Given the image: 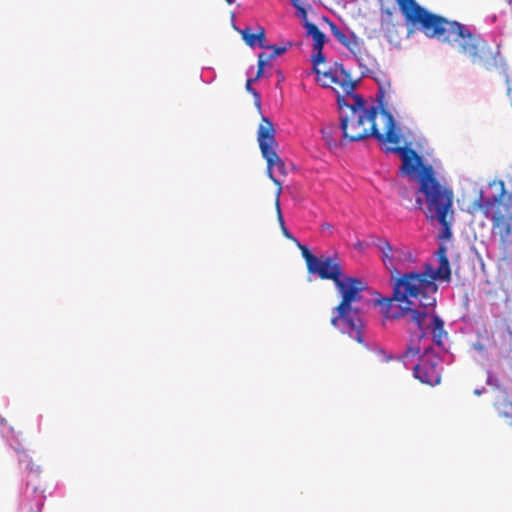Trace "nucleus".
Returning <instances> with one entry per match:
<instances>
[{
    "instance_id": "f257e3e1",
    "label": "nucleus",
    "mask_w": 512,
    "mask_h": 512,
    "mask_svg": "<svg viewBox=\"0 0 512 512\" xmlns=\"http://www.w3.org/2000/svg\"><path fill=\"white\" fill-rule=\"evenodd\" d=\"M437 279L450 281L449 261L440 262L436 270L430 264H426L422 272L404 273L396 279L391 297L375 300V304L381 307L386 318L399 319L406 314L411 315V321L421 330L412 337V342L425 335L423 327L428 312L419 311L418 307L434 308L435 294L438 290L435 283Z\"/></svg>"
},
{
    "instance_id": "f03ea898",
    "label": "nucleus",
    "mask_w": 512,
    "mask_h": 512,
    "mask_svg": "<svg viewBox=\"0 0 512 512\" xmlns=\"http://www.w3.org/2000/svg\"><path fill=\"white\" fill-rule=\"evenodd\" d=\"M385 93V85L380 84L377 94L379 107L369 108L359 95H354L349 100L343 96L337 97L343 140L357 142L372 136L380 144L401 143L394 117L384 107Z\"/></svg>"
},
{
    "instance_id": "7ed1b4c3",
    "label": "nucleus",
    "mask_w": 512,
    "mask_h": 512,
    "mask_svg": "<svg viewBox=\"0 0 512 512\" xmlns=\"http://www.w3.org/2000/svg\"><path fill=\"white\" fill-rule=\"evenodd\" d=\"M335 286L341 301L332 311L331 324L335 328L344 325V329L355 332L354 338L357 342L363 343L361 330L364 322L359 304L362 300L361 293L367 289V285L363 280L345 274Z\"/></svg>"
},
{
    "instance_id": "20e7f679",
    "label": "nucleus",
    "mask_w": 512,
    "mask_h": 512,
    "mask_svg": "<svg viewBox=\"0 0 512 512\" xmlns=\"http://www.w3.org/2000/svg\"><path fill=\"white\" fill-rule=\"evenodd\" d=\"M419 192L425 197L427 218L437 220L443 227V237L449 238L453 219V191L440 184L431 166L423 167L418 177Z\"/></svg>"
},
{
    "instance_id": "39448f33",
    "label": "nucleus",
    "mask_w": 512,
    "mask_h": 512,
    "mask_svg": "<svg viewBox=\"0 0 512 512\" xmlns=\"http://www.w3.org/2000/svg\"><path fill=\"white\" fill-rule=\"evenodd\" d=\"M481 212L485 218L492 222V234L499 239V246L507 252L512 246V208L506 207L504 203L483 201V191L470 205V213Z\"/></svg>"
},
{
    "instance_id": "423d86ee",
    "label": "nucleus",
    "mask_w": 512,
    "mask_h": 512,
    "mask_svg": "<svg viewBox=\"0 0 512 512\" xmlns=\"http://www.w3.org/2000/svg\"><path fill=\"white\" fill-rule=\"evenodd\" d=\"M422 310L418 309L419 311H427L429 313V308H423ZM408 317V323L413 324L415 326V329L409 328L408 331L410 333V340L409 344L407 346V349L405 352L400 356V359L405 361L409 357H414L416 355H419L421 353L422 348L419 346V343L421 340H423L427 332L430 330L433 335V341L438 345L441 346L443 344V337L447 336L446 331L444 330V321L437 315L432 314L431 316L428 314L427 318L424 322L423 330L425 332V335L421 337L420 339H415L414 342H412V337L415 336V334L420 333V329L417 327L415 323L411 321V315L406 314ZM405 317V315L403 316Z\"/></svg>"
},
{
    "instance_id": "0eeeda50",
    "label": "nucleus",
    "mask_w": 512,
    "mask_h": 512,
    "mask_svg": "<svg viewBox=\"0 0 512 512\" xmlns=\"http://www.w3.org/2000/svg\"><path fill=\"white\" fill-rule=\"evenodd\" d=\"M322 87L340 88L348 100L355 94L356 82L352 80L350 73L346 71L341 63L334 62L327 70L323 71L321 77L316 78Z\"/></svg>"
},
{
    "instance_id": "6e6552de",
    "label": "nucleus",
    "mask_w": 512,
    "mask_h": 512,
    "mask_svg": "<svg viewBox=\"0 0 512 512\" xmlns=\"http://www.w3.org/2000/svg\"><path fill=\"white\" fill-rule=\"evenodd\" d=\"M424 350L425 354L414 367V376L427 385H438L441 382V359L435 354L428 353V348Z\"/></svg>"
},
{
    "instance_id": "1a4fd4ad",
    "label": "nucleus",
    "mask_w": 512,
    "mask_h": 512,
    "mask_svg": "<svg viewBox=\"0 0 512 512\" xmlns=\"http://www.w3.org/2000/svg\"><path fill=\"white\" fill-rule=\"evenodd\" d=\"M330 28L333 36L346 47L349 52L354 56L361 67H366L369 54L365 48L364 41L357 37L355 33H345L340 30L334 23H330Z\"/></svg>"
},
{
    "instance_id": "9d476101",
    "label": "nucleus",
    "mask_w": 512,
    "mask_h": 512,
    "mask_svg": "<svg viewBox=\"0 0 512 512\" xmlns=\"http://www.w3.org/2000/svg\"><path fill=\"white\" fill-rule=\"evenodd\" d=\"M399 144L400 143L392 144V146L386 145L384 150L387 153H396L400 156L402 160L400 171L402 174L407 176H414L420 167L422 168V172L423 167L426 165H423L421 156H419L417 152L412 148L407 146L401 147Z\"/></svg>"
},
{
    "instance_id": "9b49d317",
    "label": "nucleus",
    "mask_w": 512,
    "mask_h": 512,
    "mask_svg": "<svg viewBox=\"0 0 512 512\" xmlns=\"http://www.w3.org/2000/svg\"><path fill=\"white\" fill-rule=\"evenodd\" d=\"M311 274H317L320 279L332 280L337 283L345 274L337 258L318 257L313 266L308 270Z\"/></svg>"
},
{
    "instance_id": "f8f14e48",
    "label": "nucleus",
    "mask_w": 512,
    "mask_h": 512,
    "mask_svg": "<svg viewBox=\"0 0 512 512\" xmlns=\"http://www.w3.org/2000/svg\"><path fill=\"white\" fill-rule=\"evenodd\" d=\"M489 188L495 191L489 196H485L483 193L484 202H492L495 199L497 203H504L506 207L512 208V171L506 175L505 180L490 182Z\"/></svg>"
},
{
    "instance_id": "ddd939ff",
    "label": "nucleus",
    "mask_w": 512,
    "mask_h": 512,
    "mask_svg": "<svg viewBox=\"0 0 512 512\" xmlns=\"http://www.w3.org/2000/svg\"><path fill=\"white\" fill-rule=\"evenodd\" d=\"M263 158L267 162V175L273 181V183L278 187L276 192V197L280 198L282 192V184L279 179L274 177V170L280 176H286L288 171L284 161L278 156L276 149L270 150L267 153L262 154Z\"/></svg>"
},
{
    "instance_id": "4468645a",
    "label": "nucleus",
    "mask_w": 512,
    "mask_h": 512,
    "mask_svg": "<svg viewBox=\"0 0 512 512\" xmlns=\"http://www.w3.org/2000/svg\"><path fill=\"white\" fill-rule=\"evenodd\" d=\"M257 140L261 154L277 148L275 140V129L272 121L267 117H262L258 127Z\"/></svg>"
},
{
    "instance_id": "2eb2a0df",
    "label": "nucleus",
    "mask_w": 512,
    "mask_h": 512,
    "mask_svg": "<svg viewBox=\"0 0 512 512\" xmlns=\"http://www.w3.org/2000/svg\"><path fill=\"white\" fill-rule=\"evenodd\" d=\"M375 245L381 251V259L385 267L388 269L396 270L393 255L394 249L392 245L389 243V241L385 238H379Z\"/></svg>"
},
{
    "instance_id": "dca6fc26",
    "label": "nucleus",
    "mask_w": 512,
    "mask_h": 512,
    "mask_svg": "<svg viewBox=\"0 0 512 512\" xmlns=\"http://www.w3.org/2000/svg\"><path fill=\"white\" fill-rule=\"evenodd\" d=\"M242 39L245 43L250 47H255L258 45L261 48H265V29L263 27H259L256 33H253L250 28H245L240 30Z\"/></svg>"
},
{
    "instance_id": "f3484780",
    "label": "nucleus",
    "mask_w": 512,
    "mask_h": 512,
    "mask_svg": "<svg viewBox=\"0 0 512 512\" xmlns=\"http://www.w3.org/2000/svg\"><path fill=\"white\" fill-rule=\"evenodd\" d=\"M303 27L306 29L307 36H310L313 39L314 50H323L324 44L326 42V35L320 31L314 23L309 21L303 23Z\"/></svg>"
},
{
    "instance_id": "a211bd4d",
    "label": "nucleus",
    "mask_w": 512,
    "mask_h": 512,
    "mask_svg": "<svg viewBox=\"0 0 512 512\" xmlns=\"http://www.w3.org/2000/svg\"><path fill=\"white\" fill-rule=\"evenodd\" d=\"M338 131V127L336 125H327L326 127L322 128L321 132L323 135V138L325 139L326 143L329 146H336V140L334 138V134Z\"/></svg>"
},
{
    "instance_id": "6ab92c4d",
    "label": "nucleus",
    "mask_w": 512,
    "mask_h": 512,
    "mask_svg": "<svg viewBox=\"0 0 512 512\" xmlns=\"http://www.w3.org/2000/svg\"><path fill=\"white\" fill-rule=\"evenodd\" d=\"M275 208H276V212H277V220L280 224L283 235L288 239H294L293 236L290 234V232L287 230V228L285 226V222H284L282 212H281L280 201H279V198H277V197L275 199Z\"/></svg>"
},
{
    "instance_id": "aec40b11",
    "label": "nucleus",
    "mask_w": 512,
    "mask_h": 512,
    "mask_svg": "<svg viewBox=\"0 0 512 512\" xmlns=\"http://www.w3.org/2000/svg\"><path fill=\"white\" fill-rule=\"evenodd\" d=\"M316 53L313 55V72L317 77H321L323 71L320 70L319 65L325 62V56L323 50H314Z\"/></svg>"
},
{
    "instance_id": "412c9836",
    "label": "nucleus",
    "mask_w": 512,
    "mask_h": 512,
    "mask_svg": "<svg viewBox=\"0 0 512 512\" xmlns=\"http://www.w3.org/2000/svg\"><path fill=\"white\" fill-rule=\"evenodd\" d=\"M299 248L302 253V257L304 258L307 266V270H309L313 264L316 262L317 258L315 255L311 253V251L308 249L305 245H299Z\"/></svg>"
},
{
    "instance_id": "4be33fe9",
    "label": "nucleus",
    "mask_w": 512,
    "mask_h": 512,
    "mask_svg": "<svg viewBox=\"0 0 512 512\" xmlns=\"http://www.w3.org/2000/svg\"><path fill=\"white\" fill-rule=\"evenodd\" d=\"M255 81L251 78L247 79L246 81V85H245V88L247 90L248 93L252 94L253 98H254V103L255 105L257 106V108L260 109L261 107V96H260V93L257 92L253 87H252V84L254 83Z\"/></svg>"
},
{
    "instance_id": "5701e85b",
    "label": "nucleus",
    "mask_w": 512,
    "mask_h": 512,
    "mask_svg": "<svg viewBox=\"0 0 512 512\" xmlns=\"http://www.w3.org/2000/svg\"><path fill=\"white\" fill-rule=\"evenodd\" d=\"M501 342L506 351H512V328L510 326L506 327L505 333L501 336Z\"/></svg>"
},
{
    "instance_id": "b1692460",
    "label": "nucleus",
    "mask_w": 512,
    "mask_h": 512,
    "mask_svg": "<svg viewBox=\"0 0 512 512\" xmlns=\"http://www.w3.org/2000/svg\"><path fill=\"white\" fill-rule=\"evenodd\" d=\"M265 48L267 49H271L273 50V52L271 54H266L264 53V58H267V62L269 60H272L282 54H284L286 51H287V47L286 46H266Z\"/></svg>"
},
{
    "instance_id": "393cba45",
    "label": "nucleus",
    "mask_w": 512,
    "mask_h": 512,
    "mask_svg": "<svg viewBox=\"0 0 512 512\" xmlns=\"http://www.w3.org/2000/svg\"><path fill=\"white\" fill-rule=\"evenodd\" d=\"M266 63H267V58H264V52H262L258 55L257 73H256L255 77L252 78L255 82L263 76Z\"/></svg>"
},
{
    "instance_id": "a878e982",
    "label": "nucleus",
    "mask_w": 512,
    "mask_h": 512,
    "mask_svg": "<svg viewBox=\"0 0 512 512\" xmlns=\"http://www.w3.org/2000/svg\"><path fill=\"white\" fill-rule=\"evenodd\" d=\"M21 462L25 463L26 469L30 474L38 475L40 473V467L35 465L27 455H24V458L21 460Z\"/></svg>"
},
{
    "instance_id": "bb28decb",
    "label": "nucleus",
    "mask_w": 512,
    "mask_h": 512,
    "mask_svg": "<svg viewBox=\"0 0 512 512\" xmlns=\"http://www.w3.org/2000/svg\"><path fill=\"white\" fill-rule=\"evenodd\" d=\"M436 255L438 257L439 263L442 261H449L447 257V249L444 245H440L436 252Z\"/></svg>"
},
{
    "instance_id": "cd10ccee",
    "label": "nucleus",
    "mask_w": 512,
    "mask_h": 512,
    "mask_svg": "<svg viewBox=\"0 0 512 512\" xmlns=\"http://www.w3.org/2000/svg\"><path fill=\"white\" fill-rule=\"evenodd\" d=\"M295 8L297 9V14L301 18L303 23H306V21H308V17H307V11L305 10V8L302 7L301 5H299V3L297 5H295Z\"/></svg>"
},
{
    "instance_id": "c85d7f7f",
    "label": "nucleus",
    "mask_w": 512,
    "mask_h": 512,
    "mask_svg": "<svg viewBox=\"0 0 512 512\" xmlns=\"http://www.w3.org/2000/svg\"><path fill=\"white\" fill-rule=\"evenodd\" d=\"M44 498H45V497H44L43 495H41L42 502L38 505V507H37V509H36V512H40V511H41V508H42V506H43V500H44Z\"/></svg>"
},
{
    "instance_id": "c756f323",
    "label": "nucleus",
    "mask_w": 512,
    "mask_h": 512,
    "mask_svg": "<svg viewBox=\"0 0 512 512\" xmlns=\"http://www.w3.org/2000/svg\"><path fill=\"white\" fill-rule=\"evenodd\" d=\"M400 193H401V195H402L403 197L408 196V195H407V190H406V189H402Z\"/></svg>"
},
{
    "instance_id": "7c9ffc66",
    "label": "nucleus",
    "mask_w": 512,
    "mask_h": 512,
    "mask_svg": "<svg viewBox=\"0 0 512 512\" xmlns=\"http://www.w3.org/2000/svg\"><path fill=\"white\" fill-rule=\"evenodd\" d=\"M416 202H417V204L419 205V207H421V206H422V204H423V201H422V199H421V198H417V199H416Z\"/></svg>"
},
{
    "instance_id": "2f4dec72",
    "label": "nucleus",
    "mask_w": 512,
    "mask_h": 512,
    "mask_svg": "<svg viewBox=\"0 0 512 512\" xmlns=\"http://www.w3.org/2000/svg\"><path fill=\"white\" fill-rule=\"evenodd\" d=\"M291 1H292V3H293V5H294V6H295V5H297V4H298V2H299V0H291Z\"/></svg>"
},
{
    "instance_id": "473e14b6",
    "label": "nucleus",
    "mask_w": 512,
    "mask_h": 512,
    "mask_svg": "<svg viewBox=\"0 0 512 512\" xmlns=\"http://www.w3.org/2000/svg\"><path fill=\"white\" fill-rule=\"evenodd\" d=\"M226 2H227L229 5H231V4H233L234 0H226Z\"/></svg>"
},
{
    "instance_id": "72a5a7b5",
    "label": "nucleus",
    "mask_w": 512,
    "mask_h": 512,
    "mask_svg": "<svg viewBox=\"0 0 512 512\" xmlns=\"http://www.w3.org/2000/svg\"><path fill=\"white\" fill-rule=\"evenodd\" d=\"M475 393H476L477 395H480V391H479V390H475Z\"/></svg>"
}]
</instances>
